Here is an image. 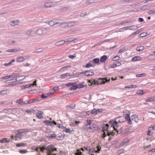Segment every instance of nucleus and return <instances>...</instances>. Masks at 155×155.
<instances>
[{"label": "nucleus", "mask_w": 155, "mask_h": 155, "mask_svg": "<svg viewBox=\"0 0 155 155\" xmlns=\"http://www.w3.org/2000/svg\"><path fill=\"white\" fill-rule=\"evenodd\" d=\"M116 120H111L109 121V123L113 127L114 130L118 132V130L116 128L118 126V123H123L124 121V118L123 117H117L116 119Z\"/></svg>", "instance_id": "obj_1"}, {"label": "nucleus", "mask_w": 155, "mask_h": 155, "mask_svg": "<svg viewBox=\"0 0 155 155\" xmlns=\"http://www.w3.org/2000/svg\"><path fill=\"white\" fill-rule=\"evenodd\" d=\"M125 119L127 120L129 124H132V122L137 123L138 122L139 119L138 116L136 115H133L131 116V119L130 117V113H128L125 115Z\"/></svg>", "instance_id": "obj_2"}, {"label": "nucleus", "mask_w": 155, "mask_h": 155, "mask_svg": "<svg viewBox=\"0 0 155 155\" xmlns=\"http://www.w3.org/2000/svg\"><path fill=\"white\" fill-rule=\"evenodd\" d=\"M47 150V155H56V154L53 153V152L54 151H56L57 149L52 145H50L48 146Z\"/></svg>", "instance_id": "obj_3"}, {"label": "nucleus", "mask_w": 155, "mask_h": 155, "mask_svg": "<svg viewBox=\"0 0 155 155\" xmlns=\"http://www.w3.org/2000/svg\"><path fill=\"white\" fill-rule=\"evenodd\" d=\"M110 79H107V78H99L96 80V85L99 84H105V82H108L110 81Z\"/></svg>", "instance_id": "obj_4"}, {"label": "nucleus", "mask_w": 155, "mask_h": 155, "mask_svg": "<svg viewBox=\"0 0 155 155\" xmlns=\"http://www.w3.org/2000/svg\"><path fill=\"white\" fill-rule=\"evenodd\" d=\"M109 125L107 124H106L105 125H104L103 127V134L101 136V137L102 138H104L106 136H107V134L104 132V131H107V132L108 131Z\"/></svg>", "instance_id": "obj_5"}, {"label": "nucleus", "mask_w": 155, "mask_h": 155, "mask_svg": "<svg viewBox=\"0 0 155 155\" xmlns=\"http://www.w3.org/2000/svg\"><path fill=\"white\" fill-rule=\"evenodd\" d=\"M81 74H84L85 76H92L94 75V72L91 70L86 71H85L84 72H82L81 73Z\"/></svg>", "instance_id": "obj_6"}, {"label": "nucleus", "mask_w": 155, "mask_h": 155, "mask_svg": "<svg viewBox=\"0 0 155 155\" xmlns=\"http://www.w3.org/2000/svg\"><path fill=\"white\" fill-rule=\"evenodd\" d=\"M134 26H127V27H123V28H120V29H119L118 31H116V32H123L124 30L130 29V28H131V29H132V27Z\"/></svg>", "instance_id": "obj_7"}, {"label": "nucleus", "mask_w": 155, "mask_h": 155, "mask_svg": "<svg viewBox=\"0 0 155 155\" xmlns=\"http://www.w3.org/2000/svg\"><path fill=\"white\" fill-rule=\"evenodd\" d=\"M103 110L102 109H94L92 110L91 113L93 114H96L102 112Z\"/></svg>", "instance_id": "obj_8"}, {"label": "nucleus", "mask_w": 155, "mask_h": 155, "mask_svg": "<svg viewBox=\"0 0 155 155\" xmlns=\"http://www.w3.org/2000/svg\"><path fill=\"white\" fill-rule=\"evenodd\" d=\"M44 113L43 111H38V112L36 114V117L38 119H40L43 117V114Z\"/></svg>", "instance_id": "obj_9"}, {"label": "nucleus", "mask_w": 155, "mask_h": 155, "mask_svg": "<svg viewBox=\"0 0 155 155\" xmlns=\"http://www.w3.org/2000/svg\"><path fill=\"white\" fill-rule=\"evenodd\" d=\"M129 130L130 129L129 128H127L126 129L122 131V134L126 135L129 134L130 133L129 131Z\"/></svg>", "instance_id": "obj_10"}, {"label": "nucleus", "mask_w": 155, "mask_h": 155, "mask_svg": "<svg viewBox=\"0 0 155 155\" xmlns=\"http://www.w3.org/2000/svg\"><path fill=\"white\" fill-rule=\"evenodd\" d=\"M77 85L74 83H73L71 86L69 88V89L70 90H75L78 88Z\"/></svg>", "instance_id": "obj_11"}, {"label": "nucleus", "mask_w": 155, "mask_h": 155, "mask_svg": "<svg viewBox=\"0 0 155 155\" xmlns=\"http://www.w3.org/2000/svg\"><path fill=\"white\" fill-rule=\"evenodd\" d=\"M18 22L19 21L18 20L16 21H12L9 22V24L12 26H15L18 25Z\"/></svg>", "instance_id": "obj_12"}, {"label": "nucleus", "mask_w": 155, "mask_h": 155, "mask_svg": "<svg viewBox=\"0 0 155 155\" xmlns=\"http://www.w3.org/2000/svg\"><path fill=\"white\" fill-rule=\"evenodd\" d=\"M69 75L68 73L62 74L60 75V78L61 79H68L69 78Z\"/></svg>", "instance_id": "obj_13"}, {"label": "nucleus", "mask_w": 155, "mask_h": 155, "mask_svg": "<svg viewBox=\"0 0 155 155\" xmlns=\"http://www.w3.org/2000/svg\"><path fill=\"white\" fill-rule=\"evenodd\" d=\"M84 84V82L79 83L77 85V86H78V87L79 88H82L86 87L87 86V84Z\"/></svg>", "instance_id": "obj_14"}, {"label": "nucleus", "mask_w": 155, "mask_h": 155, "mask_svg": "<svg viewBox=\"0 0 155 155\" xmlns=\"http://www.w3.org/2000/svg\"><path fill=\"white\" fill-rule=\"evenodd\" d=\"M142 58L141 57L138 56H136L133 57L132 59L133 61H140L142 60Z\"/></svg>", "instance_id": "obj_15"}, {"label": "nucleus", "mask_w": 155, "mask_h": 155, "mask_svg": "<svg viewBox=\"0 0 155 155\" xmlns=\"http://www.w3.org/2000/svg\"><path fill=\"white\" fill-rule=\"evenodd\" d=\"M97 0H88L86 2V4L87 5H89L92 3L95 2Z\"/></svg>", "instance_id": "obj_16"}, {"label": "nucleus", "mask_w": 155, "mask_h": 155, "mask_svg": "<svg viewBox=\"0 0 155 155\" xmlns=\"http://www.w3.org/2000/svg\"><path fill=\"white\" fill-rule=\"evenodd\" d=\"M107 57L106 55H104L101 58H100V61L101 62H105L106 61V60L107 59Z\"/></svg>", "instance_id": "obj_17"}, {"label": "nucleus", "mask_w": 155, "mask_h": 155, "mask_svg": "<svg viewBox=\"0 0 155 155\" xmlns=\"http://www.w3.org/2000/svg\"><path fill=\"white\" fill-rule=\"evenodd\" d=\"M137 87L136 85H130L126 86L125 88H135Z\"/></svg>", "instance_id": "obj_18"}, {"label": "nucleus", "mask_w": 155, "mask_h": 155, "mask_svg": "<svg viewBox=\"0 0 155 155\" xmlns=\"http://www.w3.org/2000/svg\"><path fill=\"white\" fill-rule=\"evenodd\" d=\"M76 25V22L75 21H71L68 23V24L67 25L68 26L71 27L72 26H74Z\"/></svg>", "instance_id": "obj_19"}, {"label": "nucleus", "mask_w": 155, "mask_h": 155, "mask_svg": "<svg viewBox=\"0 0 155 155\" xmlns=\"http://www.w3.org/2000/svg\"><path fill=\"white\" fill-rule=\"evenodd\" d=\"M44 123H45L47 125L51 126L53 124L52 121L50 120H45L44 121Z\"/></svg>", "instance_id": "obj_20"}, {"label": "nucleus", "mask_w": 155, "mask_h": 155, "mask_svg": "<svg viewBox=\"0 0 155 155\" xmlns=\"http://www.w3.org/2000/svg\"><path fill=\"white\" fill-rule=\"evenodd\" d=\"M65 43L64 42V41H61L56 42L55 44L56 45L58 46L64 44Z\"/></svg>", "instance_id": "obj_21"}, {"label": "nucleus", "mask_w": 155, "mask_h": 155, "mask_svg": "<svg viewBox=\"0 0 155 155\" xmlns=\"http://www.w3.org/2000/svg\"><path fill=\"white\" fill-rule=\"evenodd\" d=\"M53 4L51 2H46L45 4V6L46 7H50L52 6Z\"/></svg>", "instance_id": "obj_22"}, {"label": "nucleus", "mask_w": 155, "mask_h": 155, "mask_svg": "<svg viewBox=\"0 0 155 155\" xmlns=\"http://www.w3.org/2000/svg\"><path fill=\"white\" fill-rule=\"evenodd\" d=\"M96 80H89L88 81V82L91 84H90L89 85V86L93 84H95V83L96 82Z\"/></svg>", "instance_id": "obj_23"}, {"label": "nucleus", "mask_w": 155, "mask_h": 155, "mask_svg": "<svg viewBox=\"0 0 155 155\" xmlns=\"http://www.w3.org/2000/svg\"><path fill=\"white\" fill-rule=\"evenodd\" d=\"M10 142V140H7V138H4L1 140L0 142L2 143H5L6 142Z\"/></svg>", "instance_id": "obj_24"}, {"label": "nucleus", "mask_w": 155, "mask_h": 155, "mask_svg": "<svg viewBox=\"0 0 155 155\" xmlns=\"http://www.w3.org/2000/svg\"><path fill=\"white\" fill-rule=\"evenodd\" d=\"M25 60V58L23 57H21L18 58L17 59V61L18 62H21Z\"/></svg>", "instance_id": "obj_25"}, {"label": "nucleus", "mask_w": 155, "mask_h": 155, "mask_svg": "<svg viewBox=\"0 0 155 155\" xmlns=\"http://www.w3.org/2000/svg\"><path fill=\"white\" fill-rule=\"evenodd\" d=\"M92 123V121L90 118H87L86 122V126L90 125Z\"/></svg>", "instance_id": "obj_26"}, {"label": "nucleus", "mask_w": 155, "mask_h": 155, "mask_svg": "<svg viewBox=\"0 0 155 155\" xmlns=\"http://www.w3.org/2000/svg\"><path fill=\"white\" fill-rule=\"evenodd\" d=\"M39 148L40 150V151L41 152H43L45 150H47V147L45 146H42L41 147H40Z\"/></svg>", "instance_id": "obj_27"}, {"label": "nucleus", "mask_w": 155, "mask_h": 155, "mask_svg": "<svg viewBox=\"0 0 155 155\" xmlns=\"http://www.w3.org/2000/svg\"><path fill=\"white\" fill-rule=\"evenodd\" d=\"M80 123V121H75L74 122H71V125L74 126L79 124Z\"/></svg>", "instance_id": "obj_28"}, {"label": "nucleus", "mask_w": 155, "mask_h": 155, "mask_svg": "<svg viewBox=\"0 0 155 155\" xmlns=\"http://www.w3.org/2000/svg\"><path fill=\"white\" fill-rule=\"evenodd\" d=\"M144 49V47L143 46H140L139 47H138L136 48V50L137 51H142Z\"/></svg>", "instance_id": "obj_29"}, {"label": "nucleus", "mask_w": 155, "mask_h": 155, "mask_svg": "<svg viewBox=\"0 0 155 155\" xmlns=\"http://www.w3.org/2000/svg\"><path fill=\"white\" fill-rule=\"evenodd\" d=\"M27 145L26 143H17L16 144V146L17 147H20L23 146H26Z\"/></svg>", "instance_id": "obj_30"}, {"label": "nucleus", "mask_w": 155, "mask_h": 155, "mask_svg": "<svg viewBox=\"0 0 155 155\" xmlns=\"http://www.w3.org/2000/svg\"><path fill=\"white\" fill-rule=\"evenodd\" d=\"M16 103L20 104H25L24 102L22 101L21 99H18L16 101Z\"/></svg>", "instance_id": "obj_31"}, {"label": "nucleus", "mask_w": 155, "mask_h": 155, "mask_svg": "<svg viewBox=\"0 0 155 155\" xmlns=\"http://www.w3.org/2000/svg\"><path fill=\"white\" fill-rule=\"evenodd\" d=\"M36 33L38 35H41L43 33L42 30L41 29H38L37 30Z\"/></svg>", "instance_id": "obj_32"}, {"label": "nucleus", "mask_w": 155, "mask_h": 155, "mask_svg": "<svg viewBox=\"0 0 155 155\" xmlns=\"http://www.w3.org/2000/svg\"><path fill=\"white\" fill-rule=\"evenodd\" d=\"M25 132V130L24 129H20L19 130H18L17 131V133L18 134H17V135H19L21 133H24Z\"/></svg>", "instance_id": "obj_33"}, {"label": "nucleus", "mask_w": 155, "mask_h": 155, "mask_svg": "<svg viewBox=\"0 0 155 155\" xmlns=\"http://www.w3.org/2000/svg\"><path fill=\"white\" fill-rule=\"evenodd\" d=\"M18 51V50L16 49H10L7 50L8 52H17Z\"/></svg>", "instance_id": "obj_34"}, {"label": "nucleus", "mask_w": 155, "mask_h": 155, "mask_svg": "<svg viewBox=\"0 0 155 155\" xmlns=\"http://www.w3.org/2000/svg\"><path fill=\"white\" fill-rule=\"evenodd\" d=\"M93 61L94 64L98 63L99 62V59L98 58H94L93 60Z\"/></svg>", "instance_id": "obj_35"}, {"label": "nucleus", "mask_w": 155, "mask_h": 155, "mask_svg": "<svg viewBox=\"0 0 155 155\" xmlns=\"http://www.w3.org/2000/svg\"><path fill=\"white\" fill-rule=\"evenodd\" d=\"M146 74L145 73L140 74H137L136 75V76L137 77H144L146 76Z\"/></svg>", "instance_id": "obj_36"}, {"label": "nucleus", "mask_w": 155, "mask_h": 155, "mask_svg": "<svg viewBox=\"0 0 155 155\" xmlns=\"http://www.w3.org/2000/svg\"><path fill=\"white\" fill-rule=\"evenodd\" d=\"M59 88L58 86H55L52 89V91L54 93V92L58 90L59 89Z\"/></svg>", "instance_id": "obj_37"}, {"label": "nucleus", "mask_w": 155, "mask_h": 155, "mask_svg": "<svg viewBox=\"0 0 155 155\" xmlns=\"http://www.w3.org/2000/svg\"><path fill=\"white\" fill-rule=\"evenodd\" d=\"M7 91V90H2L0 91V95H4L6 94Z\"/></svg>", "instance_id": "obj_38"}, {"label": "nucleus", "mask_w": 155, "mask_h": 155, "mask_svg": "<svg viewBox=\"0 0 155 155\" xmlns=\"http://www.w3.org/2000/svg\"><path fill=\"white\" fill-rule=\"evenodd\" d=\"M11 78V76L10 75H8L5 76H3L1 78V79H8Z\"/></svg>", "instance_id": "obj_39"}, {"label": "nucleus", "mask_w": 155, "mask_h": 155, "mask_svg": "<svg viewBox=\"0 0 155 155\" xmlns=\"http://www.w3.org/2000/svg\"><path fill=\"white\" fill-rule=\"evenodd\" d=\"M75 40L74 39L72 38H68V39L64 41V42H72L74 41Z\"/></svg>", "instance_id": "obj_40"}, {"label": "nucleus", "mask_w": 155, "mask_h": 155, "mask_svg": "<svg viewBox=\"0 0 155 155\" xmlns=\"http://www.w3.org/2000/svg\"><path fill=\"white\" fill-rule=\"evenodd\" d=\"M129 140L127 138L124 139L123 141V143L124 144H127L129 142Z\"/></svg>", "instance_id": "obj_41"}, {"label": "nucleus", "mask_w": 155, "mask_h": 155, "mask_svg": "<svg viewBox=\"0 0 155 155\" xmlns=\"http://www.w3.org/2000/svg\"><path fill=\"white\" fill-rule=\"evenodd\" d=\"M76 57V54H73V55L69 54L68 56V57L71 59H73L75 58Z\"/></svg>", "instance_id": "obj_42"}, {"label": "nucleus", "mask_w": 155, "mask_h": 155, "mask_svg": "<svg viewBox=\"0 0 155 155\" xmlns=\"http://www.w3.org/2000/svg\"><path fill=\"white\" fill-rule=\"evenodd\" d=\"M54 92L53 91H52V90H51V91L49 93H48L47 94V95L49 96H52L54 95Z\"/></svg>", "instance_id": "obj_43"}, {"label": "nucleus", "mask_w": 155, "mask_h": 155, "mask_svg": "<svg viewBox=\"0 0 155 155\" xmlns=\"http://www.w3.org/2000/svg\"><path fill=\"white\" fill-rule=\"evenodd\" d=\"M114 134L115 133H114L113 132H110L109 131H108L107 132V135H108V136H109L110 135H111L113 136H114Z\"/></svg>", "instance_id": "obj_44"}, {"label": "nucleus", "mask_w": 155, "mask_h": 155, "mask_svg": "<svg viewBox=\"0 0 155 155\" xmlns=\"http://www.w3.org/2000/svg\"><path fill=\"white\" fill-rule=\"evenodd\" d=\"M10 76H11V78H15L18 77V74H17V73H15L14 74L11 75Z\"/></svg>", "instance_id": "obj_45"}, {"label": "nucleus", "mask_w": 155, "mask_h": 155, "mask_svg": "<svg viewBox=\"0 0 155 155\" xmlns=\"http://www.w3.org/2000/svg\"><path fill=\"white\" fill-rule=\"evenodd\" d=\"M119 59V57L117 56H115L112 59V60L113 61H116V60H117Z\"/></svg>", "instance_id": "obj_46"}, {"label": "nucleus", "mask_w": 155, "mask_h": 155, "mask_svg": "<svg viewBox=\"0 0 155 155\" xmlns=\"http://www.w3.org/2000/svg\"><path fill=\"white\" fill-rule=\"evenodd\" d=\"M153 101V99L151 97H149L146 100V101L147 102L152 101Z\"/></svg>", "instance_id": "obj_47"}, {"label": "nucleus", "mask_w": 155, "mask_h": 155, "mask_svg": "<svg viewBox=\"0 0 155 155\" xmlns=\"http://www.w3.org/2000/svg\"><path fill=\"white\" fill-rule=\"evenodd\" d=\"M33 111H35V110L32 109H27L25 110V112L28 113H30L32 112Z\"/></svg>", "instance_id": "obj_48"}, {"label": "nucleus", "mask_w": 155, "mask_h": 155, "mask_svg": "<svg viewBox=\"0 0 155 155\" xmlns=\"http://www.w3.org/2000/svg\"><path fill=\"white\" fill-rule=\"evenodd\" d=\"M148 112L150 113L155 114V108H153L151 110H150Z\"/></svg>", "instance_id": "obj_49"}, {"label": "nucleus", "mask_w": 155, "mask_h": 155, "mask_svg": "<svg viewBox=\"0 0 155 155\" xmlns=\"http://www.w3.org/2000/svg\"><path fill=\"white\" fill-rule=\"evenodd\" d=\"M142 90H139L137 91V94L141 95L144 94Z\"/></svg>", "instance_id": "obj_50"}, {"label": "nucleus", "mask_w": 155, "mask_h": 155, "mask_svg": "<svg viewBox=\"0 0 155 155\" xmlns=\"http://www.w3.org/2000/svg\"><path fill=\"white\" fill-rule=\"evenodd\" d=\"M19 153L21 154L26 153L28 152L27 150H20L19 151Z\"/></svg>", "instance_id": "obj_51"}, {"label": "nucleus", "mask_w": 155, "mask_h": 155, "mask_svg": "<svg viewBox=\"0 0 155 155\" xmlns=\"http://www.w3.org/2000/svg\"><path fill=\"white\" fill-rule=\"evenodd\" d=\"M117 67V65L113 63L110 66V68H114Z\"/></svg>", "instance_id": "obj_52"}, {"label": "nucleus", "mask_w": 155, "mask_h": 155, "mask_svg": "<svg viewBox=\"0 0 155 155\" xmlns=\"http://www.w3.org/2000/svg\"><path fill=\"white\" fill-rule=\"evenodd\" d=\"M36 101V100L35 99H32V100H29L28 101V103L31 104L34 102H35Z\"/></svg>", "instance_id": "obj_53"}, {"label": "nucleus", "mask_w": 155, "mask_h": 155, "mask_svg": "<svg viewBox=\"0 0 155 155\" xmlns=\"http://www.w3.org/2000/svg\"><path fill=\"white\" fill-rule=\"evenodd\" d=\"M32 31L31 30H29L27 31V34L28 35H32Z\"/></svg>", "instance_id": "obj_54"}, {"label": "nucleus", "mask_w": 155, "mask_h": 155, "mask_svg": "<svg viewBox=\"0 0 155 155\" xmlns=\"http://www.w3.org/2000/svg\"><path fill=\"white\" fill-rule=\"evenodd\" d=\"M56 136V135L55 134H52L51 135L50 137H49V138H51V139H54L55 138Z\"/></svg>", "instance_id": "obj_55"}, {"label": "nucleus", "mask_w": 155, "mask_h": 155, "mask_svg": "<svg viewBox=\"0 0 155 155\" xmlns=\"http://www.w3.org/2000/svg\"><path fill=\"white\" fill-rule=\"evenodd\" d=\"M77 153H75L76 155H81V153L79 149H77Z\"/></svg>", "instance_id": "obj_56"}, {"label": "nucleus", "mask_w": 155, "mask_h": 155, "mask_svg": "<svg viewBox=\"0 0 155 155\" xmlns=\"http://www.w3.org/2000/svg\"><path fill=\"white\" fill-rule=\"evenodd\" d=\"M75 106L74 104V105L73 104H71L69 106H68L67 107L68 108H70L71 109H73L74 108V107H75Z\"/></svg>", "instance_id": "obj_57"}, {"label": "nucleus", "mask_w": 155, "mask_h": 155, "mask_svg": "<svg viewBox=\"0 0 155 155\" xmlns=\"http://www.w3.org/2000/svg\"><path fill=\"white\" fill-rule=\"evenodd\" d=\"M147 34L145 32H143L140 34V37H143L146 36Z\"/></svg>", "instance_id": "obj_58"}, {"label": "nucleus", "mask_w": 155, "mask_h": 155, "mask_svg": "<svg viewBox=\"0 0 155 155\" xmlns=\"http://www.w3.org/2000/svg\"><path fill=\"white\" fill-rule=\"evenodd\" d=\"M71 66L70 65H68L62 68V69H64L65 71L68 68H71Z\"/></svg>", "instance_id": "obj_59"}, {"label": "nucleus", "mask_w": 155, "mask_h": 155, "mask_svg": "<svg viewBox=\"0 0 155 155\" xmlns=\"http://www.w3.org/2000/svg\"><path fill=\"white\" fill-rule=\"evenodd\" d=\"M155 13V10H150L149 12V14H150Z\"/></svg>", "instance_id": "obj_60"}, {"label": "nucleus", "mask_w": 155, "mask_h": 155, "mask_svg": "<svg viewBox=\"0 0 155 155\" xmlns=\"http://www.w3.org/2000/svg\"><path fill=\"white\" fill-rule=\"evenodd\" d=\"M49 24L51 26H53L54 25V22L52 21H50L49 22Z\"/></svg>", "instance_id": "obj_61"}, {"label": "nucleus", "mask_w": 155, "mask_h": 155, "mask_svg": "<svg viewBox=\"0 0 155 155\" xmlns=\"http://www.w3.org/2000/svg\"><path fill=\"white\" fill-rule=\"evenodd\" d=\"M92 65L90 63L87 64L86 65L85 67L87 68H88L90 67H92Z\"/></svg>", "instance_id": "obj_62"}, {"label": "nucleus", "mask_w": 155, "mask_h": 155, "mask_svg": "<svg viewBox=\"0 0 155 155\" xmlns=\"http://www.w3.org/2000/svg\"><path fill=\"white\" fill-rule=\"evenodd\" d=\"M150 152H151L153 153L155 152V148H153L149 150L148 151V152L149 153Z\"/></svg>", "instance_id": "obj_63"}, {"label": "nucleus", "mask_w": 155, "mask_h": 155, "mask_svg": "<svg viewBox=\"0 0 155 155\" xmlns=\"http://www.w3.org/2000/svg\"><path fill=\"white\" fill-rule=\"evenodd\" d=\"M60 155H66V152L63 151H61L60 152Z\"/></svg>", "instance_id": "obj_64"}]
</instances>
